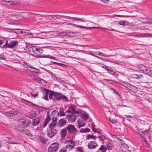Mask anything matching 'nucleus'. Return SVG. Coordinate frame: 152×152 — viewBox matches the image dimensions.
<instances>
[{
	"label": "nucleus",
	"instance_id": "79ce46f5",
	"mask_svg": "<svg viewBox=\"0 0 152 152\" xmlns=\"http://www.w3.org/2000/svg\"><path fill=\"white\" fill-rule=\"evenodd\" d=\"M76 151L77 152H84L82 147H78L76 148Z\"/></svg>",
	"mask_w": 152,
	"mask_h": 152
},
{
	"label": "nucleus",
	"instance_id": "393cba45",
	"mask_svg": "<svg viewBox=\"0 0 152 152\" xmlns=\"http://www.w3.org/2000/svg\"><path fill=\"white\" fill-rule=\"evenodd\" d=\"M107 150L106 147L104 145H102L98 149V151H101L100 152H106Z\"/></svg>",
	"mask_w": 152,
	"mask_h": 152
},
{
	"label": "nucleus",
	"instance_id": "9b49d317",
	"mask_svg": "<svg viewBox=\"0 0 152 152\" xmlns=\"http://www.w3.org/2000/svg\"><path fill=\"white\" fill-rule=\"evenodd\" d=\"M98 146V145L94 141H92L89 142L88 145V148L91 150L95 149Z\"/></svg>",
	"mask_w": 152,
	"mask_h": 152
},
{
	"label": "nucleus",
	"instance_id": "774afa93",
	"mask_svg": "<svg viewBox=\"0 0 152 152\" xmlns=\"http://www.w3.org/2000/svg\"><path fill=\"white\" fill-rule=\"evenodd\" d=\"M5 42L4 40L0 39V46L2 45Z\"/></svg>",
	"mask_w": 152,
	"mask_h": 152
},
{
	"label": "nucleus",
	"instance_id": "b1692460",
	"mask_svg": "<svg viewBox=\"0 0 152 152\" xmlns=\"http://www.w3.org/2000/svg\"><path fill=\"white\" fill-rule=\"evenodd\" d=\"M97 137H98L100 140L102 141H104L107 138V136L102 134L101 133L100 134V135H99Z\"/></svg>",
	"mask_w": 152,
	"mask_h": 152
},
{
	"label": "nucleus",
	"instance_id": "6e6552de",
	"mask_svg": "<svg viewBox=\"0 0 152 152\" xmlns=\"http://www.w3.org/2000/svg\"><path fill=\"white\" fill-rule=\"evenodd\" d=\"M66 128L68 130L69 134L75 133L77 131V129L73 125H69Z\"/></svg>",
	"mask_w": 152,
	"mask_h": 152
},
{
	"label": "nucleus",
	"instance_id": "6e6d98bb",
	"mask_svg": "<svg viewBox=\"0 0 152 152\" xmlns=\"http://www.w3.org/2000/svg\"><path fill=\"white\" fill-rule=\"evenodd\" d=\"M140 29L141 30H149V29L147 28H146L144 26H141L140 28Z\"/></svg>",
	"mask_w": 152,
	"mask_h": 152
},
{
	"label": "nucleus",
	"instance_id": "f3484780",
	"mask_svg": "<svg viewBox=\"0 0 152 152\" xmlns=\"http://www.w3.org/2000/svg\"><path fill=\"white\" fill-rule=\"evenodd\" d=\"M22 102L23 103H25L26 105H28L30 106H32V107H34L35 106H37V105L32 103L31 102L28 101L27 100H25L24 99H22Z\"/></svg>",
	"mask_w": 152,
	"mask_h": 152
},
{
	"label": "nucleus",
	"instance_id": "20e7f679",
	"mask_svg": "<svg viewBox=\"0 0 152 152\" xmlns=\"http://www.w3.org/2000/svg\"><path fill=\"white\" fill-rule=\"evenodd\" d=\"M54 98L57 100L62 101L63 102H67V98L61 93L54 92Z\"/></svg>",
	"mask_w": 152,
	"mask_h": 152
},
{
	"label": "nucleus",
	"instance_id": "3c124183",
	"mask_svg": "<svg viewBox=\"0 0 152 152\" xmlns=\"http://www.w3.org/2000/svg\"><path fill=\"white\" fill-rule=\"evenodd\" d=\"M92 130L95 132H97L98 133L99 135H100V134L101 133V131L99 130V129H96L95 128H93Z\"/></svg>",
	"mask_w": 152,
	"mask_h": 152
},
{
	"label": "nucleus",
	"instance_id": "338daca9",
	"mask_svg": "<svg viewBox=\"0 0 152 152\" xmlns=\"http://www.w3.org/2000/svg\"><path fill=\"white\" fill-rule=\"evenodd\" d=\"M143 144L146 147H149V144L147 142L143 143Z\"/></svg>",
	"mask_w": 152,
	"mask_h": 152
},
{
	"label": "nucleus",
	"instance_id": "c756f323",
	"mask_svg": "<svg viewBox=\"0 0 152 152\" xmlns=\"http://www.w3.org/2000/svg\"><path fill=\"white\" fill-rule=\"evenodd\" d=\"M146 67V66H144V65L141 64L138 66V68L140 70L142 71L143 73Z\"/></svg>",
	"mask_w": 152,
	"mask_h": 152
},
{
	"label": "nucleus",
	"instance_id": "8fccbe9b",
	"mask_svg": "<svg viewBox=\"0 0 152 152\" xmlns=\"http://www.w3.org/2000/svg\"><path fill=\"white\" fill-rule=\"evenodd\" d=\"M82 112V110L81 109H79L77 110H75V112L74 114H75L76 113L77 114H80Z\"/></svg>",
	"mask_w": 152,
	"mask_h": 152
},
{
	"label": "nucleus",
	"instance_id": "6ab92c4d",
	"mask_svg": "<svg viewBox=\"0 0 152 152\" xmlns=\"http://www.w3.org/2000/svg\"><path fill=\"white\" fill-rule=\"evenodd\" d=\"M66 129H63L61 130L60 132V134L61 136V139H64L65 138L67 133Z\"/></svg>",
	"mask_w": 152,
	"mask_h": 152
},
{
	"label": "nucleus",
	"instance_id": "423d86ee",
	"mask_svg": "<svg viewBox=\"0 0 152 152\" xmlns=\"http://www.w3.org/2000/svg\"><path fill=\"white\" fill-rule=\"evenodd\" d=\"M59 146V143L56 142L51 144L49 146L48 149V152H55L58 149Z\"/></svg>",
	"mask_w": 152,
	"mask_h": 152
},
{
	"label": "nucleus",
	"instance_id": "412c9836",
	"mask_svg": "<svg viewBox=\"0 0 152 152\" xmlns=\"http://www.w3.org/2000/svg\"><path fill=\"white\" fill-rule=\"evenodd\" d=\"M50 16H53V18L54 19H56L58 18L59 19H60V18H58L57 17V16H60L62 17L63 18H65L67 19H69L70 18V16H66L64 15H50Z\"/></svg>",
	"mask_w": 152,
	"mask_h": 152
},
{
	"label": "nucleus",
	"instance_id": "5fc2aeb1",
	"mask_svg": "<svg viewBox=\"0 0 152 152\" xmlns=\"http://www.w3.org/2000/svg\"><path fill=\"white\" fill-rule=\"evenodd\" d=\"M134 77L136 78H140L142 77V75H140V76L138 75H134Z\"/></svg>",
	"mask_w": 152,
	"mask_h": 152
},
{
	"label": "nucleus",
	"instance_id": "bf43d9fd",
	"mask_svg": "<svg viewBox=\"0 0 152 152\" xmlns=\"http://www.w3.org/2000/svg\"><path fill=\"white\" fill-rule=\"evenodd\" d=\"M88 52L89 53H88V54H89L91 55H92V56H93L96 57L97 58H100L99 57H98V56H95L94 54H93V52H91V51H88Z\"/></svg>",
	"mask_w": 152,
	"mask_h": 152
},
{
	"label": "nucleus",
	"instance_id": "a19ab883",
	"mask_svg": "<svg viewBox=\"0 0 152 152\" xmlns=\"http://www.w3.org/2000/svg\"><path fill=\"white\" fill-rule=\"evenodd\" d=\"M66 143H69L71 145H73V146H75V142L73 140H67L66 141Z\"/></svg>",
	"mask_w": 152,
	"mask_h": 152
},
{
	"label": "nucleus",
	"instance_id": "f8f14e48",
	"mask_svg": "<svg viewBox=\"0 0 152 152\" xmlns=\"http://www.w3.org/2000/svg\"><path fill=\"white\" fill-rule=\"evenodd\" d=\"M53 118L52 121L54 122H56L58 119V117L59 116V112L57 110L53 111L52 112Z\"/></svg>",
	"mask_w": 152,
	"mask_h": 152
},
{
	"label": "nucleus",
	"instance_id": "4be33fe9",
	"mask_svg": "<svg viewBox=\"0 0 152 152\" xmlns=\"http://www.w3.org/2000/svg\"><path fill=\"white\" fill-rule=\"evenodd\" d=\"M50 120V118L49 116V115H48L47 116V117L46 118V119L45 120L43 126V128L45 127L47 124L49 122V121Z\"/></svg>",
	"mask_w": 152,
	"mask_h": 152
},
{
	"label": "nucleus",
	"instance_id": "f704fd0d",
	"mask_svg": "<svg viewBox=\"0 0 152 152\" xmlns=\"http://www.w3.org/2000/svg\"><path fill=\"white\" fill-rule=\"evenodd\" d=\"M121 147L122 149L125 150H127L128 149L129 146L126 144L122 143V142H121Z\"/></svg>",
	"mask_w": 152,
	"mask_h": 152
},
{
	"label": "nucleus",
	"instance_id": "72a5a7b5",
	"mask_svg": "<svg viewBox=\"0 0 152 152\" xmlns=\"http://www.w3.org/2000/svg\"><path fill=\"white\" fill-rule=\"evenodd\" d=\"M22 66L26 68L31 67V65L26 62H23L22 63Z\"/></svg>",
	"mask_w": 152,
	"mask_h": 152
},
{
	"label": "nucleus",
	"instance_id": "0eeeda50",
	"mask_svg": "<svg viewBox=\"0 0 152 152\" xmlns=\"http://www.w3.org/2000/svg\"><path fill=\"white\" fill-rule=\"evenodd\" d=\"M29 49L30 51H32L35 54L37 55H39L40 54L42 53V50L39 47L31 46L30 48Z\"/></svg>",
	"mask_w": 152,
	"mask_h": 152
},
{
	"label": "nucleus",
	"instance_id": "58836bf2",
	"mask_svg": "<svg viewBox=\"0 0 152 152\" xmlns=\"http://www.w3.org/2000/svg\"><path fill=\"white\" fill-rule=\"evenodd\" d=\"M36 115L37 114L36 113L33 112L29 114L28 115V117L30 118H32L36 116Z\"/></svg>",
	"mask_w": 152,
	"mask_h": 152
},
{
	"label": "nucleus",
	"instance_id": "cd10ccee",
	"mask_svg": "<svg viewBox=\"0 0 152 152\" xmlns=\"http://www.w3.org/2000/svg\"><path fill=\"white\" fill-rule=\"evenodd\" d=\"M5 140L6 141H7L8 143L10 144H16V143L15 142H14L13 141L11 138L10 137H6L5 139Z\"/></svg>",
	"mask_w": 152,
	"mask_h": 152
},
{
	"label": "nucleus",
	"instance_id": "a878e982",
	"mask_svg": "<svg viewBox=\"0 0 152 152\" xmlns=\"http://www.w3.org/2000/svg\"><path fill=\"white\" fill-rule=\"evenodd\" d=\"M106 148L108 150H111L113 148L112 144L109 142H107L106 144Z\"/></svg>",
	"mask_w": 152,
	"mask_h": 152
},
{
	"label": "nucleus",
	"instance_id": "7ed1b4c3",
	"mask_svg": "<svg viewBox=\"0 0 152 152\" xmlns=\"http://www.w3.org/2000/svg\"><path fill=\"white\" fill-rule=\"evenodd\" d=\"M15 128L17 131L21 133L25 134L29 136H33L32 134L30 132L29 130L19 125L16 126Z\"/></svg>",
	"mask_w": 152,
	"mask_h": 152
},
{
	"label": "nucleus",
	"instance_id": "13d9d810",
	"mask_svg": "<svg viewBox=\"0 0 152 152\" xmlns=\"http://www.w3.org/2000/svg\"><path fill=\"white\" fill-rule=\"evenodd\" d=\"M110 121L113 124H115L116 123V122L115 120L113 119L109 118Z\"/></svg>",
	"mask_w": 152,
	"mask_h": 152
},
{
	"label": "nucleus",
	"instance_id": "4468645a",
	"mask_svg": "<svg viewBox=\"0 0 152 152\" xmlns=\"http://www.w3.org/2000/svg\"><path fill=\"white\" fill-rule=\"evenodd\" d=\"M18 112L17 111H10L5 112V114L9 117H12L13 116H16L18 114Z\"/></svg>",
	"mask_w": 152,
	"mask_h": 152
},
{
	"label": "nucleus",
	"instance_id": "49530a36",
	"mask_svg": "<svg viewBox=\"0 0 152 152\" xmlns=\"http://www.w3.org/2000/svg\"><path fill=\"white\" fill-rule=\"evenodd\" d=\"M148 35L147 33H141L139 35L141 37H148Z\"/></svg>",
	"mask_w": 152,
	"mask_h": 152
},
{
	"label": "nucleus",
	"instance_id": "5701e85b",
	"mask_svg": "<svg viewBox=\"0 0 152 152\" xmlns=\"http://www.w3.org/2000/svg\"><path fill=\"white\" fill-rule=\"evenodd\" d=\"M80 117L84 121L87 120L88 118V114L86 112L82 113L80 115Z\"/></svg>",
	"mask_w": 152,
	"mask_h": 152
},
{
	"label": "nucleus",
	"instance_id": "2eb2a0df",
	"mask_svg": "<svg viewBox=\"0 0 152 152\" xmlns=\"http://www.w3.org/2000/svg\"><path fill=\"white\" fill-rule=\"evenodd\" d=\"M75 108L73 105H71L68 107V110L66 112L67 113H72L74 114L75 112Z\"/></svg>",
	"mask_w": 152,
	"mask_h": 152
},
{
	"label": "nucleus",
	"instance_id": "e2e57ef3",
	"mask_svg": "<svg viewBox=\"0 0 152 152\" xmlns=\"http://www.w3.org/2000/svg\"><path fill=\"white\" fill-rule=\"evenodd\" d=\"M59 113H60V115L61 116H65V113L63 112V111H60L59 112Z\"/></svg>",
	"mask_w": 152,
	"mask_h": 152
},
{
	"label": "nucleus",
	"instance_id": "1a4fd4ad",
	"mask_svg": "<svg viewBox=\"0 0 152 152\" xmlns=\"http://www.w3.org/2000/svg\"><path fill=\"white\" fill-rule=\"evenodd\" d=\"M69 123H72L76 121V117L74 114L68 115L66 117Z\"/></svg>",
	"mask_w": 152,
	"mask_h": 152
},
{
	"label": "nucleus",
	"instance_id": "69168bd1",
	"mask_svg": "<svg viewBox=\"0 0 152 152\" xmlns=\"http://www.w3.org/2000/svg\"><path fill=\"white\" fill-rule=\"evenodd\" d=\"M6 58L5 56H4L2 54L0 55V59H5Z\"/></svg>",
	"mask_w": 152,
	"mask_h": 152
},
{
	"label": "nucleus",
	"instance_id": "c03bdc74",
	"mask_svg": "<svg viewBox=\"0 0 152 152\" xmlns=\"http://www.w3.org/2000/svg\"><path fill=\"white\" fill-rule=\"evenodd\" d=\"M70 19L72 18L74 20H79L80 21H81L85 22L86 21L85 20H83L81 19V18H75V17H70Z\"/></svg>",
	"mask_w": 152,
	"mask_h": 152
},
{
	"label": "nucleus",
	"instance_id": "de8ad7c7",
	"mask_svg": "<svg viewBox=\"0 0 152 152\" xmlns=\"http://www.w3.org/2000/svg\"><path fill=\"white\" fill-rule=\"evenodd\" d=\"M75 32H67V33H68L67 34V36H74L75 35Z\"/></svg>",
	"mask_w": 152,
	"mask_h": 152
},
{
	"label": "nucleus",
	"instance_id": "dca6fc26",
	"mask_svg": "<svg viewBox=\"0 0 152 152\" xmlns=\"http://www.w3.org/2000/svg\"><path fill=\"white\" fill-rule=\"evenodd\" d=\"M40 121V118L38 117L37 118L34 119L33 120L32 125L34 126H37L39 124Z\"/></svg>",
	"mask_w": 152,
	"mask_h": 152
},
{
	"label": "nucleus",
	"instance_id": "a211bd4d",
	"mask_svg": "<svg viewBox=\"0 0 152 152\" xmlns=\"http://www.w3.org/2000/svg\"><path fill=\"white\" fill-rule=\"evenodd\" d=\"M30 77H31L32 79L40 83L42 82V81L43 80L41 79L37 76L32 75H31Z\"/></svg>",
	"mask_w": 152,
	"mask_h": 152
},
{
	"label": "nucleus",
	"instance_id": "c9c22d12",
	"mask_svg": "<svg viewBox=\"0 0 152 152\" xmlns=\"http://www.w3.org/2000/svg\"><path fill=\"white\" fill-rule=\"evenodd\" d=\"M90 139H92L94 140H95L96 139V137L91 134H88L86 136V139L89 140Z\"/></svg>",
	"mask_w": 152,
	"mask_h": 152
},
{
	"label": "nucleus",
	"instance_id": "864d4df0",
	"mask_svg": "<svg viewBox=\"0 0 152 152\" xmlns=\"http://www.w3.org/2000/svg\"><path fill=\"white\" fill-rule=\"evenodd\" d=\"M119 24L121 25L124 26H125V23L124 20H120L119 21Z\"/></svg>",
	"mask_w": 152,
	"mask_h": 152
},
{
	"label": "nucleus",
	"instance_id": "39448f33",
	"mask_svg": "<svg viewBox=\"0 0 152 152\" xmlns=\"http://www.w3.org/2000/svg\"><path fill=\"white\" fill-rule=\"evenodd\" d=\"M18 122L20 125L24 127L28 126L31 123V121L30 119L23 118L19 119Z\"/></svg>",
	"mask_w": 152,
	"mask_h": 152
},
{
	"label": "nucleus",
	"instance_id": "aec40b11",
	"mask_svg": "<svg viewBox=\"0 0 152 152\" xmlns=\"http://www.w3.org/2000/svg\"><path fill=\"white\" fill-rule=\"evenodd\" d=\"M143 73L152 77V70L147 66L145 68Z\"/></svg>",
	"mask_w": 152,
	"mask_h": 152
},
{
	"label": "nucleus",
	"instance_id": "9d476101",
	"mask_svg": "<svg viewBox=\"0 0 152 152\" xmlns=\"http://www.w3.org/2000/svg\"><path fill=\"white\" fill-rule=\"evenodd\" d=\"M58 132V130L54 129H50L48 132L47 134L48 136L51 138L56 134Z\"/></svg>",
	"mask_w": 152,
	"mask_h": 152
},
{
	"label": "nucleus",
	"instance_id": "09e8293b",
	"mask_svg": "<svg viewBox=\"0 0 152 152\" xmlns=\"http://www.w3.org/2000/svg\"><path fill=\"white\" fill-rule=\"evenodd\" d=\"M53 63L54 64H56L58 65H60L61 66L63 67H66V65L64 64H63L62 63H57L56 62H53Z\"/></svg>",
	"mask_w": 152,
	"mask_h": 152
},
{
	"label": "nucleus",
	"instance_id": "c85d7f7f",
	"mask_svg": "<svg viewBox=\"0 0 152 152\" xmlns=\"http://www.w3.org/2000/svg\"><path fill=\"white\" fill-rule=\"evenodd\" d=\"M30 68L31 69L30 70L32 72H35V73H38L39 71V69H37L34 67H32L31 66V67Z\"/></svg>",
	"mask_w": 152,
	"mask_h": 152
},
{
	"label": "nucleus",
	"instance_id": "a18cd8bd",
	"mask_svg": "<svg viewBox=\"0 0 152 152\" xmlns=\"http://www.w3.org/2000/svg\"><path fill=\"white\" fill-rule=\"evenodd\" d=\"M74 146H73L72 145H67L66 146V147L64 148H66V150L67 149L69 150H71V149L73 148Z\"/></svg>",
	"mask_w": 152,
	"mask_h": 152
},
{
	"label": "nucleus",
	"instance_id": "f03ea898",
	"mask_svg": "<svg viewBox=\"0 0 152 152\" xmlns=\"http://www.w3.org/2000/svg\"><path fill=\"white\" fill-rule=\"evenodd\" d=\"M18 42L15 41H11L9 43L8 41H6L5 44L3 46H0L2 48H14L18 45Z\"/></svg>",
	"mask_w": 152,
	"mask_h": 152
},
{
	"label": "nucleus",
	"instance_id": "4d7b16f0",
	"mask_svg": "<svg viewBox=\"0 0 152 152\" xmlns=\"http://www.w3.org/2000/svg\"><path fill=\"white\" fill-rule=\"evenodd\" d=\"M66 148H63L61 149L59 151V152H66Z\"/></svg>",
	"mask_w": 152,
	"mask_h": 152
},
{
	"label": "nucleus",
	"instance_id": "bb28decb",
	"mask_svg": "<svg viewBox=\"0 0 152 152\" xmlns=\"http://www.w3.org/2000/svg\"><path fill=\"white\" fill-rule=\"evenodd\" d=\"M7 106L4 104L1 103L0 104V112H2L3 110L6 109Z\"/></svg>",
	"mask_w": 152,
	"mask_h": 152
},
{
	"label": "nucleus",
	"instance_id": "473e14b6",
	"mask_svg": "<svg viewBox=\"0 0 152 152\" xmlns=\"http://www.w3.org/2000/svg\"><path fill=\"white\" fill-rule=\"evenodd\" d=\"M38 139L40 142L43 143H45L47 141V140L45 138L42 137H39Z\"/></svg>",
	"mask_w": 152,
	"mask_h": 152
},
{
	"label": "nucleus",
	"instance_id": "37998d69",
	"mask_svg": "<svg viewBox=\"0 0 152 152\" xmlns=\"http://www.w3.org/2000/svg\"><path fill=\"white\" fill-rule=\"evenodd\" d=\"M94 28H96L97 29H101L102 30L104 29H108V30L109 31H117L113 29H108L107 28H102L101 27H93Z\"/></svg>",
	"mask_w": 152,
	"mask_h": 152
},
{
	"label": "nucleus",
	"instance_id": "e433bc0d",
	"mask_svg": "<svg viewBox=\"0 0 152 152\" xmlns=\"http://www.w3.org/2000/svg\"><path fill=\"white\" fill-rule=\"evenodd\" d=\"M90 131V129L88 128H82L80 130V132L81 133L88 132Z\"/></svg>",
	"mask_w": 152,
	"mask_h": 152
},
{
	"label": "nucleus",
	"instance_id": "f257e3e1",
	"mask_svg": "<svg viewBox=\"0 0 152 152\" xmlns=\"http://www.w3.org/2000/svg\"><path fill=\"white\" fill-rule=\"evenodd\" d=\"M43 92L44 94L45 95L44 98L45 100L48 101V96L50 99L54 100L53 98V96H54V92L52 91L49 89L44 88L43 90Z\"/></svg>",
	"mask_w": 152,
	"mask_h": 152
},
{
	"label": "nucleus",
	"instance_id": "052dcab7",
	"mask_svg": "<svg viewBox=\"0 0 152 152\" xmlns=\"http://www.w3.org/2000/svg\"><path fill=\"white\" fill-rule=\"evenodd\" d=\"M104 60L108 61H113V59L112 58H104Z\"/></svg>",
	"mask_w": 152,
	"mask_h": 152
},
{
	"label": "nucleus",
	"instance_id": "ddd939ff",
	"mask_svg": "<svg viewBox=\"0 0 152 152\" xmlns=\"http://www.w3.org/2000/svg\"><path fill=\"white\" fill-rule=\"evenodd\" d=\"M67 123L66 119H61L58 121V125L60 127H62L65 125Z\"/></svg>",
	"mask_w": 152,
	"mask_h": 152
},
{
	"label": "nucleus",
	"instance_id": "2f4dec72",
	"mask_svg": "<svg viewBox=\"0 0 152 152\" xmlns=\"http://www.w3.org/2000/svg\"><path fill=\"white\" fill-rule=\"evenodd\" d=\"M7 23L9 24H14V20L11 18H9L7 20Z\"/></svg>",
	"mask_w": 152,
	"mask_h": 152
},
{
	"label": "nucleus",
	"instance_id": "4c0bfd02",
	"mask_svg": "<svg viewBox=\"0 0 152 152\" xmlns=\"http://www.w3.org/2000/svg\"><path fill=\"white\" fill-rule=\"evenodd\" d=\"M56 124V122L52 121L49 125L50 129H54Z\"/></svg>",
	"mask_w": 152,
	"mask_h": 152
},
{
	"label": "nucleus",
	"instance_id": "603ef678",
	"mask_svg": "<svg viewBox=\"0 0 152 152\" xmlns=\"http://www.w3.org/2000/svg\"><path fill=\"white\" fill-rule=\"evenodd\" d=\"M107 70L108 72L111 75H113L115 74V72L111 69H107Z\"/></svg>",
	"mask_w": 152,
	"mask_h": 152
},
{
	"label": "nucleus",
	"instance_id": "680f3d73",
	"mask_svg": "<svg viewBox=\"0 0 152 152\" xmlns=\"http://www.w3.org/2000/svg\"><path fill=\"white\" fill-rule=\"evenodd\" d=\"M60 34H61V35L64 36H67V34H68V33H67V32H61Z\"/></svg>",
	"mask_w": 152,
	"mask_h": 152
},
{
	"label": "nucleus",
	"instance_id": "0e129e2a",
	"mask_svg": "<svg viewBox=\"0 0 152 152\" xmlns=\"http://www.w3.org/2000/svg\"><path fill=\"white\" fill-rule=\"evenodd\" d=\"M31 95L32 97H34V98H35V97H36L38 95V93H37L36 94H33L31 93Z\"/></svg>",
	"mask_w": 152,
	"mask_h": 152
},
{
	"label": "nucleus",
	"instance_id": "7c9ffc66",
	"mask_svg": "<svg viewBox=\"0 0 152 152\" xmlns=\"http://www.w3.org/2000/svg\"><path fill=\"white\" fill-rule=\"evenodd\" d=\"M120 83L122 85H123V86H124L127 88L130 87H131V88H132V87H134V88H136L134 87V86H133V85H130L129 86V85L128 84H127V83H126L121 82Z\"/></svg>",
	"mask_w": 152,
	"mask_h": 152
},
{
	"label": "nucleus",
	"instance_id": "ea45409f",
	"mask_svg": "<svg viewBox=\"0 0 152 152\" xmlns=\"http://www.w3.org/2000/svg\"><path fill=\"white\" fill-rule=\"evenodd\" d=\"M78 122V128H80V127L83 126L85 125V124L84 122H83L79 120Z\"/></svg>",
	"mask_w": 152,
	"mask_h": 152
}]
</instances>
